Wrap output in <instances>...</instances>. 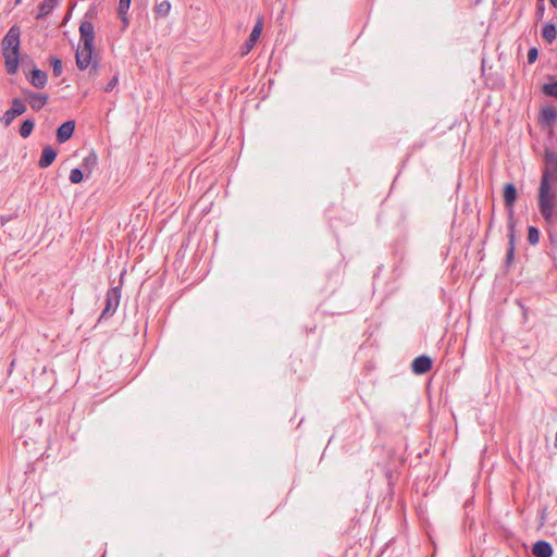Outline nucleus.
<instances>
[{"label":"nucleus","instance_id":"nucleus-1","mask_svg":"<svg viewBox=\"0 0 557 557\" xmlns=\"http://www.w3.org/2000/svg\"><path fill=\"white\" fill-rule=\"evenodd\" d=\"M21 29L17 25L9 28L2 39V55L4 58L5 71L13 75L17 72L20 63Z\"/></svg>","mask_w":557,"mask_h":557},{"label":"nucleus","instance_id":"nucleus-2","mask_svg":"<svg viewBox=\"0 0 557 557\" xmlns=\"http://www.w3.org/2000/svg\"><path fill=\"white\" fill-rule=\"evenodd\" d=\"M539 210L547 223H553L557 216V193L547 182V174L542 175L539 187Z\"/></svg>","mask_w":557,"mask_h":557},{"label":"nucleus","instance_id":"nucleus-3","mask_svg":"<svg viewBox=\"0 0 557 557\" xmlns=\"http://www.w3.org/2000/svg\"><path fill=\"white\" fill-rule=\"evenodd\" d=\"M121 286L109 288L106 294V306L100 314L99 321L112 317L119 308L121 300Z\"/></svg>","mask_w":557,"mask_h":557},{"label":"nucleus","instance_id":"nucleus-4","mask_svg":"<svg viewBox=\"0 0 557 557\" xmlns=\"http://www.w3.org/2000/svg\"><path fill=\"white\" fill-rule=\"evenodd\" d=\"M504 203L508 211V228L515 227V220H513V205L517 200V188L515 184L507 183L504 186Z\"/></svg>","mask_w":557,"mask_h":557},{"label":"nucleus","instance_id":"nucleus-5","mask_svg":"<svg viewBox=\"0 0 557 557\" xmlns=\"http://www.w3.org/2000/svg\"><path fill=\"white\" fill-rule=\"evenodd\" d=\"M26 104L20 98H14L12 100L11 108L7 110L0 117V123L4 127L10 126L14 119L18 115H22L26 111Z\"/></svg>","mask_w":557,"mask_h":557},{"label":"nucleus","instance_id":"nucleus-6","mask_svg":"<svg viewBox=\"0 0 557 557\" xmlns=\"http://www.w3.org/2000/svg\"><path fill=\"white\" fill-rule=\"evenodd\" d=\"M544 163L545 168L543 170L542 175L547 174V182L550 181L557 182V153L546 148L544 151Z\"/></svg>","mask_w":557,"mask_h":557},{"label":"nucleus","instance_id":"nucleus-7","mask_svg":"<svg viewBox=\"0 0 557 557\" xmlns=\"http://www.w3.org/2000/svg\"><path fill=\"white\" fill-rule=\"evenodd\" d=\"M23 96L28 101L30 108L36 112L40 111L49 99L46 94L35 92L29 89L23 90Z\"/></svg>","mask_w":557,"mask_h":557},{"label":"nucleus","instance_id":"nucleus-8","mask_svg":"<svg viewBox=\"0 0 557 557\" xmlns=\"http://www.w3.org/2000/svg\"><path fill=\"white\" fill-rule=\"evenodd\" d=\"M262 25H263V20L261 16L258 17L250 35H249V38L246 40V42L244 44V46L242 47V54L245 55L247 54L248 52L251 51V49L255 47L256 42L258 41L260 35H261V32H262Z\"/></svg>","mask_w":557,"mask_h":557},{"label":"nucleus","instance_id":"nucleus-9","mask_svg":"<svg viewBox=\"0 0 557 557\" xmlns=\"http://www.w3.org/2000/svg\"><path fill=\"white\" fill-rule=\"evenodd\" d=\"M79 34L81 40L83 41V46H86L87 49L94 48V39H95V28L94 24L89 21H84L79 25Z\"/></svg>","mask_w":557,"mask_h":557},{"label":"nucleus","instance_id":"nucleus-10","mask_svg":"<svg viewBox=\"0 0 557 557\" xmlns=\"http://www.w3.org/2000/svg\"><path fill=\"white\" fill-rule=\"evenodd\" d=\"M92 49L94 48L87 49L86 46H83L82 48H78L76 50V54H75L76 65L81 71L86 70L94 61Z\"/></svg>","mask_w":557,"mask_h":557},{"label":"nucleus","instance_id":"nucleus-11","mask_svg":"<svg viewBox=\"0 0 557 557\" xmlns=\"http://www.w3.org/2000/svg\"><path fill=\"white\" fill-rule=\"evenodd\" d=\"M433 361L429 356L417 357L411 363V370L414 374H425L432 368Z\"/></svg>","mask_w":557,"mask_h":557},{"label":"nucleus","instance_id":"nucleus-12","mask_svg":"<svg viewBox=\"0 0 557 557\" xmlns=\"http://www.w3.org/2000/svg\"><path fill=\"white\" fill-rule=\"evenodd\" d=\"M74 129H75L74 121H66V122L62 123L57 129L58 143L63 144V143L67 141L72 137Z\"/></svg>","mask_w":557,"mask_h":557},{"label":"nucleus","instance_id":"nucleus-13","mask_svg":"<svg viewBox=\"0 0 557 557\" xmlns=\"http://www.w3.org/2000/svg\"><path fill=\"white\" fill-rule=\"evenodd\" d=\"M27 81L36 88H44L48 81L46 72L34 67L27 75Z\"/></svg>","mask_w":557,"mask_h":557},{"label":"nucleus","instance_id":"nucleus-14","mask_svg":"<svg viewBox=\"0 0 557 557\" xmlns=\"http://www.w3.org/2000/svg\"><path fill=\"white\" fill-rule=\"evenodd\" d=\"M553 553V546L547 541L540 540L532 546V554L535 557H552Z\"/></svg>","mask_w":557,"mask_h":557},{"label":"nucleus","instance_id":"nucleus-15","mask_svg":"<svg viewBox=\"0 0 557 557\" xmlns=\"http://www.w3.org/2000/svg\"><path fill=\"white\" fill-rule=\"evenodd\" d=\"M57 156H58V151L53 147H51V146L45 147L42 149L40 159L38 161L39 168L46 169V168L50 166L53 163V161L55 160Z\"/></svg>","mask_w":557,"mask_h":557},{"label":"nucleus","instance_id":"nucleus-16","mask_svg":"<svg viewBox=\"0 0 557 557\" xmlns=\"http://www.w3.org/2000/svg\"><path fill=\"white\" fill-rule=\"evenodd\" d=\"M58 3L59 0H44L38 7L36 18L41 20L48 16L54 10Z\"/></svg>","mask_w":557,"mask_h":557},{"label":"nucleus","instance_id":"nucleus-17","mask_svg":"<svg viewBox=\"0 0 557 557\" xmlns=\"http://www.w3.org/2000/svg\"><path fill=\"white\" fill-rule=\"evenodd\" d=\"M557 119V110L553 106L545 107L541 110V121L548 125L553 126Z\"/></svg>","mask_w":557,"mask_h":557},{"label":"nucleus","instance_id":"nucleus-18","mask_svg":"<svg viewBox=\"0 0 557 557\" xmlns=\"http://www.w3.org/2000/svg\"><path fill=\"white\" fill-rule=\"evenodd\" d=\"M542 37L548 42L552 44L557 38V28L553 23H546L542 29Z\"/></svg>","mask_w":557,"mask_h":557},{"label":"nucleus","instance_id":"nucleus-19","mask_svg":"<svg viewBox=\"0 0 557 557\" xmlns=\"http://www.w3.org/2000/svg\"><path fill=\"white\" fill-rule=\"evenodd\" d=\"M97 163H98V157H97L96 152L90 151L83 159L82 166L84 168L85 171L88 172V174H90L92 172V170L96 168Z\"/></svg>","mask_w":557,"mask_h":557},{"label":"nucleus","instance_id":"nucleus-20","mask_svg":"<svg viewBox=\"0 0 557 557\" xmlns=\"http://www.w3.org/2000/svg\"><path fill=\"white\" fill-rule=\"evenodd\" d=\"M171 7V2L168 0L158 2L154 7L156 17H165L170 13Z\"/></svg>","mask_w":557,"mask_h":557},{"label":"nucleus","instance_id":"nucleus-21","mask_svg":"<svg viewBox=\"0 0 557 557\" xmlns=\"http://www.w3.org/2000/svg\"><path fill=\"white\" fill-rule=\"evenodd\" d=\"M508 238H509V243H508L509 246H508V249L506 252V263L509 265L512 262L513 256H515V227L509 228Z\"/></svg>","mask_w":557,"mask_h":557},{"label":"nucleus","instance_id":"nucleus-22","mask_svg":"<svg viewBox=\"0 0 557 557\" xmlns=\"http://www.w3.org/2000/svg\"><path fill=\"white\" fill-rule=\"evenodd\" d=\"M129 5H131V0H120L119 1L117 14L120 15L124 26H126L128 24V18L126 16V14L129 9Z\"/></svg>","mask_w":557,"mask_h":557},{"label":"nucleus","instance_id":"nucleus-23","mask_svg":"<svg viewBox=\"0 0 557 557\" xmlns=\"http://www.w3.org/2000/svg\"><path fill=\"white\" fill-rule=\"evenodd\" d=\"M34 126H35V121L33 119H27V120L23 121V123L20 126V131H18L20 135L23 138L29 137L30 134L33 133Z\"/></svg>","mask_w":557,"mask_h":557},{"label":"nucleus","instance_id":"nucleus-24","mask_svg":"<svg viewBox=\"0 0 557 557\" xmlns=\"http://www.w3.org/2000/svg\"><path fill=\"white\" fill-rule=\"evenodd\" d=\"M528 242L530 245L535 246L540 242V231L535 226L528 227Z\"/></svg>","mask_w":557,"mask_h":557},{"label":"nucleus","instance_id":"nucleus-25","mask_svg":"<svg viewBox=\"0 0 557 557\" xmlns=\"http://www.w3.org/2000/svg\"><path fill=\"white\" fill-rule=\"evenodd\" d=\"M50 64L52 66L53 75L59 77L63 72L62 61L57 57L50 58Z\"/></svg>","mask_w":557,"mask_h":557},{"label":"nucleus","instance_id":"nucleus-26","mask_svg":"<svg viewBox=\"0 0 557 557\" xmlns=\"http://www.w3.org/2000/svg\"><path fill=\"white\" fill-rule=\"evenodd\" d=\"M70 182L72 184H78L83 181L84 178V174H83V171L78 168H75L71 171L70 173Z\"/></svg>","mask_w":557,"mask_h":557},{"label":"nucleus","instance_id":"nucleus-27","mask_svg":"<svg viewBox=\"0 0 557 557\" xmlns=\"http://www.w3.org/2000/svg\"><path fill=\"white\" fill-rule=\"evenodd\" d=\"M543 92L546 96L557 98V81L554 83L545 84L543 86Z\"/></svg>","mask_w":557,"mask_h":557},{"label":"nucleus","instance_id":"nucleus-28","mask_svg":"<svg viewBox=\"0 0 557 557\" xmlns=\"http://www.w3.org/2000/svg\"><path fill=\"white\" fill-rule=\"evenodd\" d=\"M117 83H119V76H117V75H114V76L110 79V82L106 85V87H104V91H106V92H110V91H112V90L115 88V86L117 85Z\"/></svg>","mask_w":557,"mask_h":557},{"label":"nucleus","instance_id":"nucleus-29","mask_svg":"<svg viewBox=\"0 0 557 557\" xmlns=\"http://www.w3.org/2000/svg\"><path fill=\"white\" fill-rule=\"evenodd\" d=\"M539 57V50L533 47L528 51V62L530 64L534 63Z\"/></svg>","mask_w":557,"mask_h":557},{"label":"nucleus","instance_id":"nucleus-30","mask_svg":"<svg viewBox=\"0 0 557 557\" xmlns=\"http://www.w3.org/2000/svg\"><path fill=\"white\" fill-rule=\"evenodd\" d=\"M544 10H545V9H544V4H543L542 2H541V3H539V4L536 5V12H535V14H536V17H537V18H542V17H543V15H544Z\"/></svg>","mask_w":557,"mask_h":557},{"label":"nucleus","instance_id":"nucleus-31","mask_svg":"<svg viewBox=\"0 0 557 557\" xmlns=\"http://www.w3.org/2000/svg\"><path fill=\"white\" fill-rule=\"evenodd\" d=\"M89 66L91 67L90 69V75H96L97 71H98V67H99L98 60L95 59Z\"/></svg>","mask_w":557,"mask_h":557},{"label":"nucleus","instance_id":"nucleus-32","mask_svg":"<svg viewBox=\"0 0 557 557\" xmlns=\"http://www.w3.org/2000/svg\"><path fill=\"white\" fill-rule=\"evenodd\" d=\"M552 5H554L555 8H557V0H549Z\"/></svg>","mask_w":557,"mask_h":557},{"label":"nucleus","instance_id":"nucleus-33","mask_svg":"<svg viewBox=\"0 0 557 557\" xmlns=\"http://www.w3.org/2000/svg\"><path fill=\"white\" fill-rule=\"evenodd\" d=\"M22 0H15V4H20Z\"/></svg>","mask_w":557,"mask_h":557},{"label":"nucleus","instance_id":"nucleus-34","mask_svg":"<svg viewBox=\"0 0 557 557\" xmlns=\"http://www.w3.org/2000/svg\"><path fill=\"white\" fill-rule=\"evenodd\" d=\"M540 2H543L544 0H539Z\"/></svg>","mask_w":557,"mask_h":557}]
</instances>
